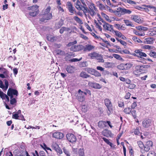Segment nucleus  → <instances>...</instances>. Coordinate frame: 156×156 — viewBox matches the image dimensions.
Wrapping results in <instances>:
<instances>
[{
	"label": "nucleus",
	"instance_id": "6e6552de",
	"mask_svg": "<svg viewBox=\"0 0 156 156\" xmlns=\"http://www.w3.org/2000/svg\"><path fill=\"white\" fill-rule=\"evenodd\" d=\"M84 47L82 45H75L71 46L70 48V51H77L83 49Z\"/></svg>",
	"mask_w": 156,
	"mask_h": 156
},
{
	"label": "nucleus",
	"instance_id": "a18cd8bd",
	"mask_svg": "<svg viewBox=\"0 0 156 156\" xmlns=\"http://www.w3.org/2000/svg\"><path fill=\"white\" fill-rule=\"evenodd\" d=\"M32 7L31 8V10H32L33 11H39L38 9V6L35 5H33L32 6Z\"/></svg>",
	"mask_w": 156,
	"mask_h": 156
},
{
	"label": "nucleus",
	"instance_id": "4468645a",
	"mask_svg": "<svg viewBox=\"0 0 156 156\" xmlns=\"http://www.w3.org/2000/svg\"><path fill=\"white\" fill-rule=\"evenodd\" d=\"M88 84L89 86L94 88L100 89L101 87V85L96 83L90 82Z\"/></svg>",
	"mask_w": 156,
	"mask_h": 156
},
{
	"label": "nucleus",
	"instance_id": "79ce46f5",
	"mask_svg": "<svg viewBox=\"0 0 156 156\" xmlns=\"http://www.w3.org/2000/svg\"><path fill=\"white\" fill-rule=\"evenodd\" d=\"M52 147L55 150L58 149L59 147L58 145L55 143H53L52 144Z\"/></svg>",
	"mask_w": 156,
	"mask_h": 156
},
{
	"label": "nucleus",
	"instance_id": "13d9d810",
	"mask_svg": "<svg viewBox=\"0 0 156 156\" xmlns=\"http://www.w3.org/2000/svg\"><path fill=\"white\" fill-rule=\"evenodd\" d=\"M129 85L128 87V88L129 89H133L134 88L136 87V85L133 83H130H130H129Z\"/></svg>",
	"mask_w": 156,
	"mask_h": 156
},
{
	"label": "nucleus",
	"instance_id": "20e7f679",
	"mask_svg": "<svg viewBox=\"0 0 156 156\" xmlns=\"http://www.w3.org/2000/svg\"><path fill=\"white\" fill-rule=\"evenodd\" d=\"M104 101L105 105L108 110V111L107 112V113L108 115H109L112 111V105L110 100L108 98L105 99Z\"/></svg>",
	"mask_w": 156,
	"mask_h": 156
},
{
	"label": "nucleus",
	"instance_id": "f3484780",
	"mask_svg": "<svg viewBox=\"0 0 156 156\" xmlns=\"http://www.w3.org/2000/svg\"><path fill=\"white\" fill-rule=\"evenodd\" d=\"M103 135L107 137H111L112 136V134L110 131L107 129H105L102 131Z\"/></svg>",
	"mask_w": 156,
	"mask_h": 156
},
{
	"label": "nucleus",
	"instance_id": "0eeeda50",
	"mask_svg": "<svg viewBox=\"0 0 156 156\" xmlns=\"http://www.w3.org/2000/svg\"><path fill=\"white\" fill-rule=\"evenodd\" d=\"M66 137L67 140L72 143H75L76 141V136L72 133H69L66 134Z\"/></svg>",
	"mask_w": 156,
	"mask_h": 156
},
{
	"label": "nucleus",
	"instance_id": "bf43d9fd",
	"mask_svg": "<svg viewBox=\"0 0 156 156\" xmlns=\"http://www.w3.org/2000/svg\"><path fill=\"white\" fill-rule=\"evenodd\" d=\"M112 63L109 62H105V65L107 68H109L111 67Z\"/></svg>",
	"mask_w": 156,
	"mask_h": 156
},
{
	"label": "nucleus",
	"instance_id": "864d4df0",
	"mask_svg": "<svg viewBox=\"0 0 156 156\" xmlns=\"http://www.w3.org/2000/svg\"><path fill=\"white\" fill-rule=\"evenodd\" d=\"M138 29L139 30H143L144 31H146L147 30V27L140 26L138 27Z\"/></svg>",
	"mask_w": 156,
	"mask_h": 156
},
{
	"label": "nucleus",
	"instance_id": "c85d7f7f",
	"mask_svg": "<svg viewBox=\"0 0 156 156\" xmlns=\"http://www.w3.org/2000/svg\"><path fill=\"white\" fill-rule=\"evenodd\" d=\"M96 59L98 60V62H104V60L103 59L102 55L99 54Z\"/></svg>",
	"mask_w": 156,
	"mask_h": 156
},
{
	"label": "nucleus",
	"instance_id": "f8f14e48",
	"mask_svg": "<svg viewBox=\"0 0 156 156\" xmlns=\"http://www.w3.org/2000/svg\"><path fill=\"white\" fill-rule=\"evenodd\" d=\"M67 8L69 12L70 13H71V15H73V12L74 11H75V9L73 7L71 3L70 2H68L67 3Z\"/></svg>",
	"mask_w": 156,
	"mask_h": 156
},
{
	"label": "nucleus",
	"instance_id": "412c9836",
	"mask_svg": "<svg viewBox=\"0 0 156 156\" xmlns=\"http://www.w3.org/2000/svg\"><path fill=\"white\" fill-rule=\"evenodd\" d=\"M131 18L132 20L137 23H140L141 22V20L138 16L135 15H133L131 16Z\"/></svg>",
	"mask_w": 156,
	"mask_h": 156
},
{
	"label": "nucleus",
	"instance_id": "37998d69",
	"mask_svg": "<svg viewBox=\"0 0 156 156\" xmlns=\"http://www.w3.org/2000/svg\"><path fill=\"white\" fill-rule=\"evenodd\" d=\"M19 115L17 113L13 112L12 113V118L16 119H18L19 116Z\"/></svg>",
	"mask_w": 156,
	"mask_h": 156
},
{
	"label": "nucleus",
	"instance_id": "4d7b16f0",
	"mask_svg": "<svg viewBox=\"0 0 156 156\" xmlns=\"http://www.w3.org/2000/svg\"><path fill=\"white\" fill-rule=\"evenodd\" d=\"M115 32V35L118 37H120L122 34L121 33L117 30H113V32Z\"/></svg>",
	"mask_w": 156,
	"mask_h": 156
},
{
	"label": "nucleus",
	"instance_id": "3c124183",
	"mask_svg": "<svg viewBox=\"0 0 156 156\" xmlns=\"http://www.w3.org/2000/svg\"><path fill=\"white\" fill-rule=\"evenodd\" d=\"M41 146L44 149L46 150H46H50L51 151V150L49 148L47 147V145L44 144L43 143V145H41Z\"/></svg>",
	"mask_w": 156,
	"mask_h": 156
},
{
	"label": "nucleus",
	"instance_id": "69168bd1",
	"mask_svg": "<svg viewBox=\"0 0 156 156\" xmlns=\"http://www.w3.org/2000/svg\"><path fill=\"white\" fill-rule=\"evenodd\" d=\"M149 55L153 57L154 58H156V53L154 51L150 52Z\"/></svg>",
	"mask_w": 156,
	"mask_h": 156
},
{
	"label": "nucleus",
	"instance_id": "1a4fd4ad",
	"mask_svg": "<svg viewBox=\"0 0 156 156\" xmlns=\"http://www.w3.org/2000/svg\"><path fill=\"white\" fill-rule=\"evenodd\" d=\"M78 99L79 101L80 102H83L85 100L84 93L83 92L81 91V90L79 89L78 91Z\"/></svg>",
	"mask_w": 156,
	"mask_h": 156
},
{
	"label": "nucleus",
	"instance_id": "4c0bfd02",
	"mask_svg": "<svg viewBox=\"0 0 156 156\" xmlns=\"http://www.w3.org/2000/svg\"><path fill=\"white\" fill-rule=\"evenodd\" d=\"M106 124V122L103 121H99L98 122V126L99 127H102L103 125H105Z\"/></svg>",
	"mask_w": 156,
	"mask_h": 156
},
{
	"label": "nucleus",
	"instance_id": "ea45409f",
	"mask_svg": "<svg viewBox=\"0 0 156 156\" xmlns=\"http://www.w3.org/2000/svg\"><path fill=\"white\" fill-rule=\"evenodd\" d=\"M73 55V54L71 53L67 54L66 57L65 58V60L66 61L69 60V59L71 58V56Z\"/></svg>",
	"mask_w": 156,
	"mask_h": 156
},
{
	"label": "nucleus",
	"instance_id": "f257e3e1",
	"mask_svg": "<svg viewBox=\"0 0 156 156\" xmlns=\"http://www.w3.org/2000/svg\"><path fill=\"white\" fill-rule=\"evenodd\" d=\"M150 67V66L148 65H137L135 67V70L133 72L134 74L135 75L143 73V71L145 70V69Z\"/></svg>",
	"mask_w": 156,
	"mask_h": 156
},
{
	"label": "nucleus",
	"instance_id": "b1692460",
	"mask_svg": "<svg viewBox=\"0 0 156 156\" xmlns=\"http://www.w3.org/2000/svg\"><path fill=\"white\" fill-rule=\"evenodd\" d=\"M50 10L51 7L49 6L46 9L43 11L42 12L43 14L46 16H48V14H51V13H50Z\"/></svg>",
	"mask_w": 156,
	"mask_h": 156
},
{
	"label": "nucleus",
	"instance_id": "a878e982",
	"mask_svg": "<svg viewBox=\"0 0 156 156\" xmlns=\"http://www.w3.org/2000/svg\"><path fill=\"white\" fill-rule=\"evenodd\" d=\"M114 27L119 30H125L126 27L123 25H121L119 24H115L114 25Z\"/></svg>",
	"mask_w": 156,
	"mask_h": 156
},
{
	"label": "nucleus",
	"instance_id": "58836bf2",
	"mask_svg": "<svg viewBox=\"0 0 156 156\" xmlns=\"http://www.w3.org/2000/svg\"><path fill=\"white\" fill-rule=\"evenodd\" d=\"M132 108H127L124 109V112L126 114H129L131 112Z\"/></svg>",
	"mask_w": 156,
	"mask_h": 156
},
{
	"label": "nucleus",
	"instance_id": "bb28decb",
	"mask_svg": "<svg viewBox=\"0 0 156 156\" xmlns=\"http://www.w3.org/2000/svg\"><path fill=\"white\" fill-rule=\"evenodd\" d=\"M99 55V54L96 52H93L91 53H89L88 54V56L90 57L91 59H96L98 55Z\"/></svg>",
	"mask_w": 156,
	"mask_h": 156
},
{
	"label": "nucleus",
	"instance_id": "338daca9",
	"mask_svg": "<svg viewBox=\"0 0 156 156\" xmlns=\"http://www.w3.org/2000/svg\"><path fill=\"white\" fill-rule=\"evenodd\" d=\"M16 100L15 98H13V99H11L10 100V103L11 105H13L15 103H16Z\"/></svg>",
	"mask_w": 156,
	"mask_h": 156
},
{
	"label": "nucleus",
	"instance_id": "4be33fe9",
	"mask_svg": "<svg viewBox=\"0 0 156 156\" xmlns=\"http://www.w3.org/2000/svg\"><path fill=\"white\" fill-rule=\"evenodd\" d=\"M66 69L68 73H71L74 72V68L71 66H67L66 68Z\"/></svg>",
	"mask_w": 156,
	"mask_h": 156
},
{
	"label": "nucleus",
	"instance_id": "5fc2aeb1",
	"mask_svg": "<svg viewBox=\"0 0 156 156\" xmlns=\"http://www.w3.org/2000/svg\"><path fill=\"white\" fill-rule=\"evenodd\" d=\"M147 156H156V154L154 152L151 151L147 154Z\"/></svg>",
	"mask_w": 156,
	"mask_h": 156
},
{
	"label": "nucleus",
	"instance_id": "cd10ccee",
	"mask_svg": "<svg viewBox=\"0 0 156 156\" xmlns=\"http://www.w3.org/2000/svg\"><path fill=\"white\" fill-rule=\"evenodd\" d=\"M80 76L83 78H87L90 77V76L84 72H82L80 74Z\"/></svg>",
	"mask_w": 156,
	"mask_h": 156
},
{
	"label": "nucleus",
	"instance_id": "7c9ffc66",
	"mask_svg": "<svg viewBox=\"0 0 156 156\" xmlns=\"http://www.w3.org/2000/svg\"><path fill=\"white\" fill-rule=\"evenodd\" d=\"M94 69L90 68H87L85 69V70L88 73L92 75L93 74Z\"/></svg>",
	"mask_w": 156,
	"mask_h": 156
},
{
	"label": "nucleus",
	"instance_id": "e433bc0d",
	"mask_svg": "<svg viewBox=\"0 0 156 156\" xmlns=\"http://www.w3.org/2000/svg\"><path fill=\"white\" fill-rule=\"evenodd\" d=\"M56 53L57 55H62L65 54V52L62 51L60 49H58L56 51Z\"/></svg>",
	"mask_w": 156,
	"mask_h": 156
},
{
	"label": "nucleus",
	"instance_id": "f03ea898",
	"mask_svg": "<svg viewBox=\"0 0 156 156\" xmlns=\"http://www.w3.org/2000/svg\"><path fill=\"white\" fill-rule=\"evenodd\" d=\"M142 50L141 49L136 50L135 51L136 53H133L132 55L133 56L140 58V60H143L144 59L143 57H146L147 55L145 53L142 52Z\"/></svg>",
	"mask_w": 156,
	"mask_h": 156
},
{
	"label": "nucleus",
	"instance_id": "052dcab7",
	"mask_svg": "<svg viewBox=\"0 0 156 156\" xmlns=\"http://www.w3.org/2000/svg\"><path fill=\"white\" fill-rule=\"evenodd\" d=\"M77 43V41L76 40L74 41L73 42H69L67 44L68 46H74V44H75Z\"/></svg>",
	"mask_w": 156,
	"mask_h": 156
},
{
	"label": "nucleus",
	"instance_id": "c756f323",
	"mask_svg": "<svg viewBox=\"0 0 156 156\" xmlns=\"http://www.w3.org/2000/svg\"><path fill=\"white\" fill-rule=\"evenodd\" d=\"M124 21L126 25L127 26L132 27L134 26L133 24L132 23V22L129 20H125Z\"/></svg>",
	"mask_w": 156,
	"mask_h": 156
},
{
	"label": "nucleus",
	"instance_id": "c03bdc74",
	"mask_svg": "<svg viewBox=\"0 0 156 156\" xmlns=\"http://www.w3.org/2000/svg\"><path fill=\"white\" fill-rule=\"evenodd\" d=\"M132 39L135 42H137L139 43L142 42V41L138 38L136 37H132Z\"/></svg>",
	"mask_w": 156,
	"mask_h": 156
},
{
	"label": "nucleus",
	"instance_id": "7ed1b4c3",
	"mask_svg": "<svg viewBox=\"0 0 156 156\" xmlns=\"http://www.w3.org/2000/svg\"><path fill=\"white\" fill-rule=\"evenodd\" d=\"M153 145V142L150 140L147 141L146 144L144 145V149H142L140 150V151L142 153L144 154L145 152L148 151L150 149V148L152 147Z\"/></svg>",
	"mask_w": 156,
	"mask_h": 156
},
{
	"label": "nucleus",
	"instance_id": "aec40b11",
	"mask_svg": "<svg viewBox=\"0 0 156 156\" xmlns=\"http://www.w3.org/2000/svg\"><path fill=\"white\" fill-rule=\"evenodd\" d=\"M52 16L51 14H49L48 15V16H44L40 19V21L42 22H44L45 20H48L52 18Z\"/></svg>",
	"mask_w": 156,
	"mask_h": 156
},
{
	"label": "nucleus",
	"instance_id": "2f4dec72",
	"mask_svg": "<svg viewBox=\"0 0 156 156\" xmlns=\"http://www.w3.org/2000/svg\"><path fill=\"white\" fill-rule=\"evenodd\" d=\"M102 139L106 143L108 144L111 147H113V144L111 142H110L107 139L105 138V137H103L102 138Z\"/></svg>",
	"mask_w": 156,
	"mask_h": 156
},
{
	"label": "nucleus",
	"instance_id": "de8ad7c7",
	"mask_svg": "<svg viewBox=\"0 0 156 156\" xmlns=\"http://www.w3.org/2000/svg\"><path fill=\"white\" fill-rule=\"evenodd\" d=\"M125 2L131 5H136V2L131 0H125Z\"/></svg>",
	"mask_w": 156,
	"mask_h": 156
},
{
	"label": "nucleus",
	"instance_id": "774afa93",
	"mask_svg": "<svg viewBox=\"0 0 156 156\" xmlns=\"http://www.w3.org/2000/svg\"><path fill=\"white\" fill-rule=\"evenodd\" d=\"M98 6L99 8V9L101 10L104 9L105 8L104 6L101 3H99L98 5Z\"/></svg>",
	"mask_w": 156,
	"mask_h": 156
},
{
	"label": "nucleus",
	"instance_id": "a211bd4d",
	"mask_svg": "<svg viewBox=\"0 0 156 156\" xmlns=\"http://www.w3.org/2000/svg\"><path fill=\"white\" fill-rule=\"evenodd\" d=\"M7 93L12 95H16V96L18 95V94L17 90L15 89L9 88L7 92Z\"/></svg>",
	"mask_w": 156,
	"mask_h": 156
},
{
	"label": "nucleus",
	"instance_id": "8fccbe9b",
	"mask_svg": "<svg viewBox=\"0 0 156 156\" xmlns=\"http://www.w3.org/2000/svg\"><path fill=\"white\" fill-rule=\"evenodd\" d=\"M6 94L1 91H0V97L2 100L5 99Z\"/></svg>",
	"mask_w": 156,
	"mask_h": 156
},
{
	"label": "nucleus",
	"instance_id": "dca6fc26",
	"mask_svg": "<svg viewBox=\"0 0 156 156\" xmlns=\"http://www.w3.org/2000/svg\"><path fill=\"white\" fill-rule=\"evenodd\" d=\"M148 33L149 35L151 36L156 35V27L150 28L148 31Z\"/></svg>",
	"mask_w": 156,
	"mask_h": 156
},
{
	"label": "nucleus",
	"instance_id": "473e14b6",
	"mask_svg": "<svg viewBox=\"0 0 156 156\" xmlns=\"http://www.w3.org/2000/svg\"><path fill=\"white\" fill-rule=\"evenodd\" d=\"M63 24V21L61 20L56 24V27L58 28H60Z\"/></svg>",
	"mask_w": 156,
	"mask_h": 156
},
{
	"label": "nucleus",
	"instance_id": "09e8293b",
	"mask_svg": "<svg viewBox=\"0 0 156 156\" xmlns=\"http://www.w3.org/2000/svg\"><path fill=\"white\" fill-rule=\"evenodd\" d=\"M138 144L139 147L141 148V150L142 149H144V145L142 142L139 141L138 142Z\"/></svg>",
	"mask_w": 156,
	"mask_h": 156
},
{
	"label": "nucleus",
	"instance_id": "ddd939ff",
	"mask_svg": "<svg viewBox=\"0 0 156 156\" xmlns=\"http://www.w3.org/2000/svg\"><path fill=\"white\" fill-rule=\"evenodd\" d=\"M53 136L57 139H61L63 137V134L61 132H57L53 133Z\"/></svg>",
	"mask_w": 156,
	"mask_h": 156
},
{
	"label": "nucleus",
	"instance_id": "2eb2a0df",
	"mask_svg": "<svg viewBox=\"0 0 156 156\" xmlns=\"http://www.w3.org/2000/svg\"><path fill=\"white\" fill-rule=\"evenodd\" d=\"M47 38L48 41L51 42H53L56 41L58 39V37L54 36L52 35L49 34L47 36Z\"/></svg>",
	"mask_w": 156,
	"mask_h": 156
},
{
	"label": "nucleus",
	"instance_id": "6e6d98bb",
	"mask_svg": "<svg viewBox=\"0 0 156 156\" xmlns=\"http://www.w3.org/2000/svg\"><path fill=\"white\" fill-rule=\"evenodd\" d=\"M133 32L136 35H139L140 36H144V33H140L139 31L136 30H134L133 31Z\"/></svg>",
	"mask_w": 156,
	"mask_h": 156
},
{
	"label": "nucleus",
	"instance_id": "a19ab883",
	"mask_svg": "<svg viewBox=\"0 0 156 156\" xmlns=\"http://www.w3.org/2000/svg\"><path fill=\"white\" fill-rule=\"evenodd\" d=\"M113 56L114 58H115L117 59L120 60H122V58L119 55L114 54H113Z\"/></svg>",
	"mask_w": 156,
	"mask_h": 156
},
{
	"label": "nucleus",
	"instance_id": "393cba45",
	"mask_svg": "<svg viewBox=\"0 0 156 156\" xmlns=\"http://www.w3.org/2000/svg\"><path fill=\"white\" fill-rule=\"evenodd\" d=\"M94 47L93 45L90 44L86 45L85 48H84V51H90L94 49Z\"/></svg>",
	"mask_w": 156,
	"mask_h": 156
},
{
	"label": "nucleus",
	"instance_id": "423d86ee",
	"mask_svg": "<svg viewBox=\"0 0 156 156\" xmlns=\"http://www.w3.org/2000/svg\"><path fill=\"white\" fill-rule=\"evenodd\" d=\"M82 7L83 8L82 10L84 14H86L87 12H88L92 16H93L96 15V13L95 11L93 9H91L90 7V9H88L87 6H82Z\"/></svg>",
	"mask_w": 156,
	"mask_h": 156
},
{
	"label": "nucleus",
	"instance_id": "f704fd0d",
	"mask_svg": "<svg viewBox=\"0 0 156 156\" xmlns=\"http://www.w3.org/2000/svg\"><path fill=\"white\" fill-rule=\"evenodd\" d=\"M133 132L136 135H139L141 134L139 129L138 127H137L136 129H133Z\"/></svg>",
	"mask_w": 156,
	"mask_h": 156
},
{
	"label": "nucleus",
	"instance_id": "49530a36",
	"mask_svg": "<svg viewBox=\"0 0 156 156\" xmlns=\"http://www.w3.org/2000/svg\"><path fill=\"white\" fill-rule=\"evenodd\" d=\"M92 75L97 77L100 76H101V73L95 70H94Z\"/></svg>",
	"mask_w": 156,
	"mask_h": 156
},
{
	"label": "nucleus",
	"instance_id": "c9c22d12",
	"mask_svg": "<svg viewBox=\"0 0 156 156\" xmlns=\"http://www.w3.org/2000/svg\"><path fill=\"white\" fill-rule=\"evenodd\" d=\"M74 19L77 23L82 24L83 22L77 16H75L73 17Z\"/></svg>",
	"mask_w": 156,
	"mask_h": 156
},
{
	"label": "nucleus",
	"instance_id": "680f3d73",
	"mask_svg": "<svg viewBox=\"0 0 156 156\" xmlns=\"http://www.w3.org/2000/svg\"><path fill=\"white\" fill-rule=\"evenodd\" d=\"M86 63V62H81L80 64V66L81 67H86L87 66Z\"/></svg>",
	"mask_w": 156,
	"mask_h": 156
},
{
	"label": "nucleus",
	"instance_id": "603ef678",
	"mask_svg": "<svg viewBox=\"0 0 156 156\" xmlns=\"http://www.w3.org/2000/svg\"><path fill=\"white\" fill-rule=\"evenodd\" d=\"M64 152L66 155V156H70L69 151H68L65 147L63 148Z\"/></svg>",
	"mask_w": 156,
	"mask_h": 156
},
{
	"label": "nucleus",
	"instance_id": "0e129e2a",
	"mask_svg": "<svg viewBox=\"0 0 156 156\" xmlns=\"http://www.w3.org/2000/svg\"><path fill=\"white\" fill-rule=\"evenodd\" d=\"M82 59V58H80V59H78L77 58H74L70 60H69V61L70 62H77L78 61H80Z\"/></svg>",
	"mask_w": 156,
	"mask_h": 156
},
{
	"label": "nucleus",
	"instance_id": "6ab92c4d",
	"mask_svg": "<svg viewBox=\"0 0 156 156\" xmlns=\"http://www.w3.org/2000/svg\"><path fill=\"white\" fill-rule=\"evenodd\" d=\"M119 11L122 15L125 14H130L132 12L131 10L123 8H120Z\"/></svg>",
	"mask_w": 156,
	"mask_h": 156
},
{
	"label": "nucleus",
	"instance_id": "9b49d317",
	"mask_svg": "<svg viewBox=\"0 0 156 156\" xmlns=\"http://www.w3.org/2000/svg\"><path fill=\"white\" fill-rule=\"evenodd\" d=\"M103 27L104 29L105 30L113 32L114 30L113 29V27L112 25L106 23L103 25Z\"/></svg>",
	"mask_w": 156,
	"mask_h": 156
},
{
	"label": "nucleus",
	"instance_id": "5701e85b",
	"mask_svg": "<svg viewBox=\"0 0 156 156\" xmlns=\"http://www.w3.org/2000/svg\"><path fill=\"white\" fill-rule=\"evenodd\" d=\"M154 42V39L152 38H147L144 39V43L145 44H152Z\"/></svg>",
	"mask_w": 156,
	"mask_h": 156
},
{
	"label": "nucleus",
	"instance_id": "e2e57ef3",
	"mask_svg": "<svg viewBox=\"0 0 156 156\" xmlns=\"http://www.w3.org/2000/svg\"><path fill=\"white\" fill-rule=\"evenodd\" d=\"M83 6L81 4L80 5H76V9H77L78 10H83V9H82V8L83 9L82 7Z\"/></svg>",
	"mask_w": 156,
	"mask_h": 156
},
{
	"label": "nucleus",
	"instance_id": "72a5a7b5",
	"mask_svg": "<svg viewBox=\"0 0 156 156\" xmlns=\"http://www.w3.org/2000/svg\"><path fill=\"white\" fill-rule=\"evenodd\" d=\"M39 12V11L30 12H29V15L31 16H35L38 14Z\"/></svg>",
	"mask_w": 156,
	"mask_h": 156
},
{
	"label": "nucleus",
	"instance_id": "9d476101",
	"mask_svg": "<svg viewBox=\"0 0 156 156\" xmlns=\"http://www.w3.org/2000/svg\"><path fill=\"white\" fill-rule=\"evenodd\" d=\"M142 124L144 127L147 128L151 124V120L149 119H145L143 121Z\"/></svg>",
	"mask_w": 156,
	"mask_h": 156
},
{
	"label": "nucleus",
	"instance_id": "39448f33",
	"mask_svg": "<svg viewBox=\"0 0 156 156\" xmlns=\"http://www.w3.org/2000/svg\"><path fill=\"white\" fill-rule=\"evenodd\" d=\"M133 65L130 63H122L117 66L118 69L121 70H128Z\"/></svg>",
	"mask_w": 156,
	"mask_h": 156
}]
</instances>
